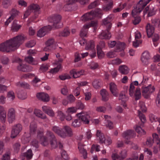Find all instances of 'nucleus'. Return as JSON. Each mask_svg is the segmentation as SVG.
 I'll use <instances>...</instances> for the list:
<instances>
[{"label":"nucleus","mask_w":160,"mask_h":160,"mask_svg":"<svg viewBox=\"0 0 160 160\" xmlns=\"http://www.w3.org/2000/svg\"><path fill=\"white\" fill-rule=\"evenodd\" d=\"M62 17L58 14H55L49 18V21L52 24L50 25L52 28H60L62 25H60L59 24L61 20Z\"/></svg>","instance_id":"nucleus-3"},{"label":"nucleus","mask_w":160,"mask_h":160,"mask_svg":"<svg viewBox=\"0 0 160 160\" xmlns=\"http://www.w3.org/2000/svg\"><path fill=\"white\" fill-rule=\"evenodd\" d=\"M61 67V65H59L57 66V67H56L53 69H52L50 72L52 73H56L59 70Z\"/></svg>","instance_id":"nucleus-63"},{"label":"nucleus","mask_w":160,"mask_h":160,"mask_svg":"<svg viewBox=\"0 0 160 160\" xmlns=\"http://www.w3.org/2000/svg\"><path fill=\"white\" fill-rule=\"evenodd\" d=\"M52 130L55 133L61 137L62 130L59 127L56 126H53L52 127Z\"/></svg>","instance_id":"nucleus-36"},{"label":"nucleus","mask_w":160,"mask_h":160,"mask_svg":"<svg viewBox=\"0 0 160 160\" xmlns=\"http://www.w3.org/2000/svg\"><path fill=\"white\" fill-rule=\"evenodd\" d=\"M36 43L34 41L32 40L29 41L26 44V46L28 48H31L34 46Z\"/></svg>","instance_id":"nucleus-61"},{"label":"nucleus","mask_w":160,"mask_h":160,"mask_svg":"<svg viewBox=\"0 0 160 160\" xmlns=\"http://www.w3.org/2000/svg\"><path fill=\"white\" fill-rule=\"evenodd\" d=\"M48 69V65L46 64H43L42 65L40 68V70L42 72H46Z\"/></svg>","instance_id":"nucleus-62"},{"label":"nucleus","mask_w":160,"mask_h":160,"mask_svg":"<svg viewBox=\"0 0 160 160\" xmlns=\"http://www.w3.org/2000/svg\"><path fill=\"white\" fill-rule=\"evenodd\" d=\"M109 89L113 96L117 97L118 94V90L117 88L116 85L113 82H111L109 85Z\"/></svg>","instance_id":"nucleus-18"},{"label":"nucleus","mask_w":160,"mask_h":160,"mask_svg":"<svg viewBox=\"0 0 160 160\" xmlns=\"http://www.w3.org/2000/svg\"><path fill=\"white\" fill-rule=\"evenodd\" d=\"M59 78L62 80H64L66 79H69L71 78L70 76L68 74H62L59 75Z\"/></svg>","instance_id":"nucleus-57"},{"label":"nucleus","mask_w":160,"mask_h":160,"mask_svg":"<svg viewBox=\"0 0 160 160\" xmlns=\"http://www.w3.org/2000/svg\"><path fill=\"white\" fill-rule=\"evenodd\" d=\"M135 97V100H137L140 99L141 98V92L140 88H137L135 91L134 94Z\"/></svg>","instance_id":"nucleus-35"},{"label":"nucleus","mask_w":160,"mask_h":160,"mask_svg":"<svg viewBox=\"0 0 160 160\" xmlns=\"http://www.w3.org/2000/svg\"><path fill=\"white\" fill-rule=\"evenodd\" d=\"M25 61L28 63L33 65H36L38 64L37 61L34 60L32 57L29 55L25 58Z\"/></svg>","instance_id":"nucleus-24"},{"label":"nucleus","mask_w":160,"mask_h":160,"mask_svg":"<svg viewBox=\"0 0 160 160\" xmlns=\"http://www.w3.org/2000/svg\"><path fill=\"white\" fill-rule=\"evenodd\" d=\"M113 5V1L112 0H110V2L106 6H104L103 9L104 11L105 12L108 11L111 9Z\"/></svg>","instance_id":"nucleus-41"},{"label":"nucleus","mask_w":160,"mask_h":160,"mask_svg":"<svg viewBox=\"0 0 160 160\" xmlns=\"http://www.w3.org/2000/svg\"><path fill=\"white\" fill-rule=\"evenodd\" d=\"M29 7L32 12H33L35 15L36 14L37 16L39 13L40 7L38 4L32 3L31 4Z\"/></svg>","instance_id":"nucleus-17"},{"label":"nucleus","mask_w":160,"mask_h":160,"mask_svg":"<svg viewBox=\"0 0 160 160\" xmlns=\"http://www.w3.org/2000/svg\"><path fill=\"white\" fill-rule=\"evenodd\" d=\"M20 144L19 142H16L14 144L13 146V147L14 151L16 152H18L19 150L20 147Z\"/></svg>","instance_id":"nucleus-58"},{"label":"nucleus","mask_w":160,"mask_h":160,"mask_svg":"<svg viewBox=\"0 0 160 160\" xmlns=\"http://www.w3.org/2000/svg\"><path fill=\"white\" fill-rule=\"evenodd\" d=\"M125 43L121 42L119 41H117V44L116 46V52H118V51H121L123 50L125 48Z\"/></svg>","instance_id":"nucleus-29"},{"label":"nucleus","mask_w":160,"mask_h":160,"mask_svg":"<svg viewBox=\"0 0 160 160\" xmlns=\"http://www.w3.org/2000/svg\"><path fill=\"white\" fill-rule=\"evenodd\" d=\"M133 83H132L130 84L129 89V94L130 96H133L134 92L133 90L135 89L134 85L138 86V81H136L133 82Z\"/></svg>","instance_id":"nucleus-26"},{"label":"nucleus","mask_w":160,"mask_h":160,"mask_svg":"<svg viewBox=\"0 0 160 160\" xmlns=\"http://www.w3.org/2000/svg\"><path fill=\"white\" fill-rule=\"evenodd\" d=\"M52 29V27L50 25L44 26L39 30L37 32V35L39 37H42L50 31Z\"/></svg>","instance_id":"nucleus-6"},{"label":"nucleus","mask_w":160,"mask_h":160,"mask_svg":"<svg viewBox=\"0 0 160 160\" xmlns=\"http://www.w3.org/2000/svg\"><path fill=\"white\" fill-rule=\"evenodd\" d=\"M97 24V22L95 21H92L90 24L85 25L81 29L80 35L81 37H86L87 34L88 28L90 27H96Z\"/></svg>","instance_id":"nucleus-5"},{"label":"nucleus","mask_w":160,"mask_h":160,"mask_svg":"<svg viewBox=\"0 0 160 160\" xmlns=\"http://www.w3.org/2000/svg\"><path fill=\"white\" fill-rule=\"evenodd\" d=\"M84 72V71L82 70L80 71H78L76 69H73L70 71L71 73L73 74V76L74 78L79 77L81 75H83Z\"/></svg>","instance_id":"nucleus-23"},{"label":"nucleus","mask_w":160,"mask_h":160,"mask_svg":"<svg viewBox=\"0 0 160 160\" xmlns=\"http://www.w3.org/2000/svg\"><path fill=\"white\" fill-rule=\"evenodd\" d=\"M81 120L78 118V119H75L72 122V125L74 127L77 128L79 127L81 124Z\"/></svg>","instance_id":"nucleus-39"},{"label":"nucleus","mask_w":160,"mask_h":160,"mask_svg":"<svg viewBox=\"0 0 160 160\" xmlns=\"http://www.w3.org/2000/svg\"><path fill=\"white\" fill-rule=\"evenodd\" d=\"M134 19L132 20V22L134 25H136L139 24L141 21V18L139 16H135L133 17Z\"/></svg>","instance_id":"nucleus-49"},{"label":"nucleus","mask_w":160,"mask_h":160,"mask_svg":"<svg viewBox=\"0 0 160 160\" xmlns=\"http://www.w3.org/2000/svg\"><path fill=\"white\" fill-rule=\"evenodd\" d=\"M17 85L19 87H21L25 88H29V84L25 82H19L17 83Z\"/></svg>","instance_id":"nucleus-45"},{"label":"nucleus","mask_w":160,"mask_h":160,"mask_svg":"<svg viewBox=\"0 0 160 160\" xmlns=\"http://www.w3.org/2000/svg\"><path fill=\"white\" fill-rule=\"evenodd\" d=\"M151 87V85L150 84L147 87H145L143 86L142 88V95L145 98H148L149 96L147 94L148 92L150 91V88Z\"/></svg>","instance_id":"nucleus-21"},{"label":"nucleus","mask_w":160,"mask_h":160,"mask_svg":"<svg viewBox=\"0 0 160 160\" xmlns=\"http://www.w3.org/2000/svg\"><path fill=\"white\" fill-rule=\"evenodd\" d=\"M146 28L148 38L151 37L154 32V27L152 25H151L149 23H148L146 26Z\"/></svg>","instance_id":"nucleus-15"},{"label":"nucleus","mask_w":160,"mask_h":160,"mask_svg":"<svg viewBox=\"0 0 160 160\" xmlns=\"http://www.w3.org/2000/svg\"><path fill=\"white\" fill-rule=\"evenodd\" d=\"M99 2L98 1H95L94 2H92L88 6V9H91L92 8H95L98 5Z\"/></svg>","instance_id":"nucleus-48"},{"label":"nucleus","mask_w":160,"mask_h":160,"mask_svg":"<svg viewBox=\"0 0 160 160\" xmlns=\"http://www.w3.org/2000/svg\"><path fill=\"white\" fill-rule=\"evenodd\" d=\"M11 16L5 22V25L6 26L8 25V24L13 19L18 15L19 12L14 8H12L10 12Z\"/></svg>","instance_id":"nucleus-9"},{"label":"nucleus","mask_w":160,"mask_h":160,"mask_svg":"<svg viewBox=\"0 0 160 160\" xmlns=\"http://www.w3.org/2000/svg\"><path fill=\"white\" fill-rule=\"evenodd\" d=\"M136 131L139 134L144 135L146 133L145 131L139 126H137L136 127Z\"/></svg>","instance_id":"nucleus-50"},{"label":"nucleus","mask_w":160,"mask_h":160,"mask_svg":"<svg viewBox=\"0 0 160 160\" xmlns=\"http://www.w3.org/2000/svg\"><path fill=\"white\" fill-rule=\"evenodd\" d=\"M63 130L65 131H62L61 137L65 138L66 137H71L73 135V132L71 128L69 126H66L64 127Z\"/></svg>","instance_id":"nucleus-7"},{"label":"nucleus","mask_w":160,"mask_h":160,"mask_svg":"<svg viewBox=\"0 0 160 160\" xmlns=\"http://www.w3.org/2000/svg\"><path fill=\"white\" fill-rule=\"evenodd\" d=\"M146 6L140 0L136 6L133 7L134 9L132 10V14L133 17L139 14Z\"/></svg>","instance_id":"nucleus-4"},{"label":"nucleus","mask_w":160,"mask_h":160,"mask_svg":"<svg viewBox=\"0 0 160 160\" xmlns=\"http://www.w3.org/2000/svg\"><path fill=\"white\" fill-rule=\"evenodd\" d=\"M69 34V31L67 28H66L60 32L58 36L59 37H66L68 36Z\"/></svg>","instance_id":"nucleus-37"},{"label":"nucleus","mask_w":160,"mask_h":160,"mask_svg":"<svg viewBox=\"0 0 160 160\" xmlns=\"http://www.w3.org/2000/svg\"><path fill=\"white\" fill-rule=\"evenodd\" d=\"M100 94L102 96V100L103 101H106L108 100V93L106 90H101L100 91Z\"/></svg>","instance_id":"nucleus-25"},{"label":"nucleus","mask_w":160,"mask_h":160,"mask_svg":"<svg viewBox=\"0 0 160 160\" xmlns=\"http://www.w3.org/2000/svg\"><path fill=\"white\" fill-rule=\"evenodd\" d=\"M19 132L18 130H17L13 127L12 131L11 137L12 138H15Z\"/></svg>","instance_id":"nucleus-51"},{"label":"nucleus","mask_w":160,"mask_h":160,"mask_svg":"<svg viewBox=\"0 0 160 160\" xmlns=\"http://www.w3.org/2000/svg\"><path fill=\"white\" fill-rule=\"evenodd\" d=\"M21 25H18L17 24V21L15 20L13 22L11 27V29L13 32L17 31L21 28Z\"/></svg>","instance_id":"nucleus-32"},{"label":"nucleus","mask_w":160,"mask_h":160,"mask_svg":"<svg viewBox=\"0 0 160 160\" xmlns=\"http://www.w3.org/2000/svg\"><path fill=\"white\" fill-rule=\"evenodd\" d=\"M24 37L18 35L0 44V51L2 52H10L15 50L22 44Z\"/></svg>","instance_id":"nucleus-1"},{"label":"nucleus","mask_w":160,"mask_h":160,"mask_svg":"<svg viewBox=\"0 0 160 160\" xmlns=\"http://www.w3.org/2000/svg\"><path fill=\"white\" fill-rule=\"evenodd\" d=\"M93 87L96 89L98 88L101 85V82L99 80H95L92 82Z\"/></svg>","instance_id":"nucleus-46"},{"label":"nucleus","mask_w":160,"mask_h":160,"mask_svg":"<svg viewBox=\"0 0 160 160\" xmlns=\"http://www.w3.org/2000/svg\"><path fill=\"white\" fill-rule=\"evenodd\" d=\"M29 128L30 134L31 135L35 134L37 130V125L35 122L32 121L30 123Z\"/></svg>","instance_id":"nucleus-22"},{"label":"nucleus","mask_w":160,"mask_h":160,"mask_svg":"<svg viewBox=\"0 0 160 160\" xmlns=\"http://www.w3.org/2000/svg\"><path fill=\"white\" fill-rule=\"evenodd\" d=\"M108 18H106L102 20V25L106 26L107 29L110 30L112 27V24L108 20Z\"/></svg>","instance_id":"nucleus-33"},{"label":"nucleus","mask_w":160,"mask_h":160,"mask_svg":"<svg viewBox=\"0 0 160 160\" xmlns=\"http://www.w3.org/2000/svg\"><path fill=\"white\" fill-rule=\"evenodd\" d=\"M18 95V98L21 99H24L27 98L26 93L23 91L19 92Z\"/></svg>","instance_id":"nucleus-42"},{"label":"nucleus","mask_w":160,"mask_h":160,"mask_svg":"<svg viewBox=\"0 0 160 160\" xmlns=\"http://www.w3.org/2000/svg\"><path fill=\"white\" fill-rule=\"evenodd\" d=\"M84 124H88L89 122V119L90 118L89 115L88 114H85L82 112L77 114Z\"/></svg>","instance_id":"nucleus-8"},{"label":"nucleus","mask_w":160,"mask_h":160,"mask_svg":"<svg viewBox=\"0 0 160 160\" xmlns=\"http://www.w3.org/2000/svg\"><path fill=\"white\" fill-rule=\"evenodd\" d=\"M6 113L3 112H0V119L2 123H4L6 118Z\"/></svg>","instance_id":"nucleus-52"},{"label":"nucleus","mask_w":160,"mask_h":160,"mask_svg":"<svg viewBox=\"0 0 160 160\" xmlns=\"http://www.w3.org/2000/svg\"><path fill=\"white\" fill-rule=\"evenodd\" d=\"M150 58V56L149 52L145 51L142 53L141 57V60L144 64L147 65L148 63V60Z\"/></svg>","instance_id":"nucleus-14"},{"label":"nucleus","mask_w":160,"mask_h":160,"mask_svg":"<svg viewBox=\"0 0 160 160\" xmlns=\"http://www.w3.org/2000/svg\"><path fill=\"white\" fill-rule=\"evenodd\" d=\"M28 66L21 63H19V65L17 67V69L18 70L24 72H28Z\"/></svg>","instance_id":"nucleus-34"},{"label":"nucleus","mask_w":160,"mask_h":160,"mask_svg":"<svg viewBox=\"0 0 160 160\" xmlns=\"http://www.w3.org/2000/svg\"><path fill=\"white\" fill-rule=\"evenodd\" d=\"M54 42V40L53 38L48 39L46 42V47L44 48V50L45 51L51 50L52 49L51 46Z\"/></svg>","instance_id":"nucleus-20"},{"label":"nucleus","mask_w":160,"mask_h":160,"mask_svg":"<svg viewBox=\"0 0 160 160\" xmlns=\"http://www.w3.org/2000/svg\"><path fill=\"white\" fill-rule=\"evenodd\" d=\"M138 114L139 118L142 122L143 123H144L146 121L145 115L139 111H138Z\"/></svg>","instance_id":"nucleus-54"},{"label":"nucleus","mask_w":160,"mask_h":160,"mask_svg":"<svg viewBox=\"0 0 160 160\" xmlns=\"http://www.w3.org/2000/svg\"><path fill=\"white\" fill-rule=\"evenodd\" d=\"M37 97L39 99L44 102H48L49 100L48 95L44 92H39L37 93Z\"/></svg>","instance_id":"nucleus-13"},{"label":"nucleus","mask_w":160,"mask_h":160,"mask_svg":"<svg viewBox=\"0 0 160 160\" xmlns=\"http://www.w3.org/2000/svg\"><path fill=\"white\" fill-rule=\"evenodd\" d=\"M1 62L3 64L7 65L9 62V59L7 57H2L1 58Z\"/></svg>","instance_id":"nucleus-59"},{"label":"nucleus","mask_w":160,"mask_h":160,"mask_svg":"<svg viewBox=\"0 0 160 160\" xmlns=\"http://www.w3.org/2000/svg\"><path fill=\"white\" fill-rule=\"evenodd\" d=\"M7 97L10 99L13 100L15 98L14 93L12 91H9L7 93Z\"/></svg>","instance_id":"nucleus-55"},{"label":"nucleus","mask_w":160,"mask_h":160,"mask_svg":"<svg viewBox=\"0 0 160 160\" xmlns=\"http://www.w3.org/2000/svg\"><path fill=\"white\" fill-rule=\"evenodd\" d=\"M63 9L65 11H70L71 10V5L67 3L64 6Z\"/></svg>","instance_id":"nucleus-64"},{"label":"nucleus","mask_w":160,"mask_h":160,"mask_svg":"<svg viewBox=\"0 0 160 160\" xmlns=\"http://www.w3.org/2000/svg\"><path fill=\"white\" fill-rule=\"evenodd\" d=\"M11 4V0H3V5L5 8H8Z\"/></svg>","instance_id":"nucleus-53"},{"label":"nucleus","mask_w":160,"mask_h":160,"mask_svg":"<svg viewBox=\"0 0 160 160\" xmlns=\"http://www.w3.org/2000/svg\"><path fill=\"white\" fill-rule=\"evenodd\" d=\"M119 70L122 74L125 75L128 73L129 69L126 66L122 65L119 67Z\"/></svg>","instance_id":"nucleus-30"},{"label":"nucleus","mask_w":160,"mask_h":160,"mask_svg":"<svg viewBox=\"0 0 160 160\" xmlns=\"http://www.w3.org/2000/svg\"><path fill=\"white\" fill-rule=\"evenodd\" d=\"M96 136L99 137V139L100 140L99 142L101 143L105 142V138L103 134L99 130L97 131Z\"/></svg>","instance_id":"nucleus-31"},{"label":"nucleus","mask_w":160,"mask_h":160,"mask_svg":"<svg viewBox=\"0 0 160 160\" xmlns=\"http://www.w3.org/2000/svg\"><path fill=\"white\" fill-rule=\"evenodd\" d=\"M8 119L10 123H12L15 119V111L13 108L9 109L8 114Z\"/></svg>","instance_id":"nucleus-10"},{"label":"nucleus","mask_w":160,"mask_h":160,"mask_svg":"<svg viewBox=\"0 0 160 160\" xmlns=\"http://www.w3.org/2000/svg\"><path fill=\"white\" fill-rule=\"evenodd\" d=\"M88 0H68L67 3L71 5L76 2H79L82 5H85L88 2Z\"/></svg>","instance_id":"nucleus-27"},{"label":"nucleus","mask_w":160,"mask_h":160,"mask_svg":"<svg viewBox=\"0 0 160 160\" xmlns=\"http://www.w3.org/2000/svg\"><path fill=\"white\" fill-rule=\"evenodd\" d=\"M32 156V150L31 149L28 150L25 153H22L20 156V158L22 160H24L26 158L27 160H29L31 159Z\"/></svg>","instance_id":"nucleus-12"},{"label":"nucleus","mask_w":160,"mask_h":160,"mask_svg":"<svg viewBox=\"0 0 160 160\" xmlns=\"http://www.w3.org/2000/svg\"><path fill=\"white\" fill-rule=\"evenodd\" d=\"M102 11L98 9L95 10H92L89 12L85 14L81 18V19L84 21L92 20L95 17L101 18L102 16Z\"/></svg>","instance_id":"nucleus-2"},{"label":"nucleus","mask_w":160,"mask_h":160,"mask_svg":"<svg viewBox=\"0 0 160 160\" xmlns=\"http://www.w3.org/2000/svg\"><path fill=\"white\" fill-rule=\"evenodd\" d=\"M109 30L106 29V30L102 31V32L99 35V38L101 39H109L111 37V33L109 32Z\"/></svg>","instance_id":"nucleus-16"},{"label":"nucleus","mask_w":160,"mask_h":160,"mask_svg":"<svg viewBox=\"0 0 160 160\" xmlns=\"http://www.w3.org/2000/svg\"><path fill=\"white\" fill-rule=\"evenodd\" d=\"M127 151L126 150L122 151L120 153L119 160H123L127 156Z\"/></svg>","instance_id":"nucleus-47"},{"label":"nucleus","mask_w":160,"mask_h":160,"mask_svg":"<svg viewBox=\"0 0 160 160\" xmlns=\"http://www.w3.org/2000/svg\"><path fill=\"white\" fill-rule=\"evenodd\" d=\"M135 136V133L133 130H128L124 132L122 134V137L125 139H128V137L130 138H132Z\"/></svg>","instance_id":"nucleus-19"},{"label":"nucleus","mask_w":160,"mask_h":160,"mask_svg":"<svg viewBox=\"0 0 160 160\" xmlns=\"http://www.w3.org/2000/svg\"><path fill=\"white\" fill-rule=\"evenodd\" d=\"M50 144L52 148H55L58 147V142L56 138L50 141Z\"/></svg>","instance_id":"nucleus-44"},{"label":"nucleus","mask_w":160,"mask_h":160,"mask_svg":"<svg viewBox=\"0 0 160 160\" xmlns=\"http://www.w3.org/2000/svg\"><path fill=\"white\" fill-rule=\"evenodd\" d=\"M46 135L47 137L49 138L50 141L56 138L53 133L50 131H47Z\"/></svg>","instance_id":"nucleus-43"},{"label":"nucleus","mask_w":160,"mask_h":160,"mask_svg":"<svg viewBox=\"0 0 160 160\" xmlns=\"http://www.w3.org/2000/svg\"><path fill=\"white\" fill-rule=\"evenodd\" d=\"M85 107L84 104L81 102H78L76 105L77 108L78 109H83Z\"/></svg>","instance_id":"nucleus-60"},{"label":"nucleus","mask_w":160,"mask_h":160,"mask_svg":"<svg viewBox=\"0 0 160 160\" xmlns=\"http://www.w3.org/2000/svg\"><path fill=\"white\" fill-rule=\"evenodd\" d=\"M78 148L80 153L82 154L83 158L84 159H86L87 157V152L86 150L84 149L83 145L81 144H79Z\"/></svg>","instance_id":"nucleus-28"},{"label":"nucleus","mask_w":160,"mask_h":160,"mask_svg":"<svg viewBox=\"0 0 160 160\" xmlns=\"http://www.w3.org/2000/svg\"><path fill=\"white\" fill-rule=\"evenodd\" d=\"M37 138L40 140L39 142L42 145L46 146L48 145V140L47 137L40 133L38 135Z\"/></svg>","instance_id":"nucleus-11"},{"label":"nucleus","mask_w":160,"mask_h":160,"mask_svg":"<svg viewBox=\"0 0 160 160\" xmlns=\"http://www.w3.org/2000/svg\"><path fill=\"white\" fill-rule=\"evenodd\" d=\"M97 53L99 59H102L104 57V53L99 46H97Z\"/></svg>","instance_id":"nucleus-40"},{"label":"nucleus","mask_w":160,"mask_h":160,"mask_svg":"<svg viewBox=\"0 0 160 160\" xmlns=\"http://www.w3.org/2000/svg\"><path fill=\"white\" fill-rule=\"evenodd\" d=\"M94 47V42L92 40H91L87 44L86 47H85V49L87 50H92L93 49Z\"/></svg>","instance_id":"nucleus-38"},{"label":"nucleus","mask_w":160,"mask_h":160,"mask_svg":"<svg viewBox=\"0 0 160 160\" xmlns=\"http://www.w3.org/2000/svg\"><path fill=\"white\" fill-rule=\"evenodd\" d=\"M156 13V10L155 8L153 7H151L148 12V16L151 17L155 15Z\"/></svg>","instance_id":"nucleus-56"}]
</instances>
